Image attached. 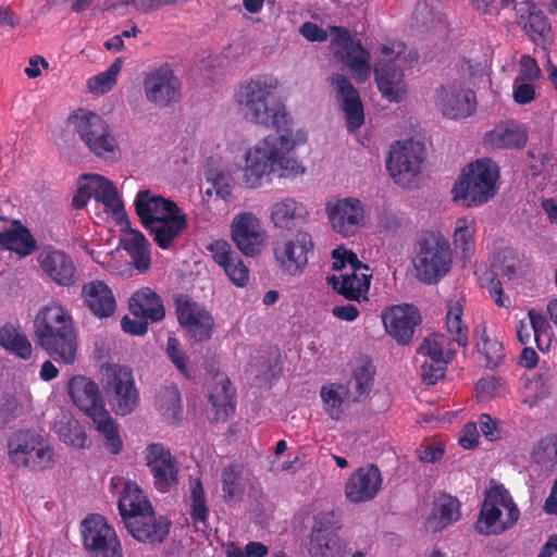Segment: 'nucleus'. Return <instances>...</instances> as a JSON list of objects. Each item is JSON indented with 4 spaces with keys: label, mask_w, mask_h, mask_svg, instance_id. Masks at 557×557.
<instances>
[{
    "label": "nucleus",
    "mask_w": 557,
    "mask_h": 557,
    "mask_svg": "<svg viewBox=\"0 0 557 557\" xmlns=\"http://www.w3.org/2000/svg\"><path fill=\"white\" fill-rule=\"evenodd\" d=\"M277 87L278 81L275 77L262 75L242 85L235 96L246 120L277 131L246 152L243 182L248 188L261 186L263 176L271 173H277L280 177H293L306 171L290 156L297 143L287 128L285 107L275 96Z\"/></svg>",
    "instance_id": "f257e3e1"
},
{
    "label": "nucleus",
    "mask_w": 557,
    "mask_h": 557,
    "mask_svg": "<svg viewBox=\"0 0 557 557\" xmlns=\"http://www.w3.org/2000/svg\"><path fill=\"white\" fill-rule=\"evenodd\" d=\"M38 345L54 360L74 363L77 355V333L72 315L59 301L44 306L34 320Z\"/></svg>",
    "instance_id": "f03ea898"
},
{
    "label": "nucleus",
    "mask_w": 557,
    "mask_h": 557,
    "mask_svg": "<svg viewBox=\"0 0 557 557\" xmlns=\"http://www.w3.org/2000/svg\"><path fill=\"white\" fill-rule=\"evenodd\" d=\"M299 33L312 42H324L329 36H334L332 46L336 47L335 55L357 75L360 82L370 75V53L362 47L360 40L355 39L350 32L344 27L330 26L327 30L312 22L304 23Z\"/></svg>",
    "instance_id": "7ed1b4c3"
},
{
    "label": "nucleus",
    "mask_w": 557,
    "mask_h": 557,
    "mask_svg": "<svg viewBox=\"0 0 557 557\" xmlns=\"http://www.w3.org/2000/svg\"><path fill=\"white\" fill-rule=\"evenodd\" d=\"M499 170L491 159L476 160L463 169L455 184L454 199L463 201L465 206H478L487 202L496 194Z\"/></svg>",
    "instance_id": "20e7f679"
},
{
    "label": "nucleus",
    "mask_w": 557,
    "mask_h": 557,
    "mask_svg": "<svg viewBox=\"0 0 557 557\" xmlns=\"http://www.w3.org/2000/svg\"><path fill=\"white\" fill-rule=\"evenodd\" d=\"M67 123L92 154L104 160L116 158L120 152L117 140L99 114L79 108L69 115Z\"/></svg>",
    "instance_id": "39448f33"
},
{
    "label": "nucleus",
    "mask_w": 557,
    "mask_h": 557,
    "mask_svg": "<svg viewBox=\"0 0 557 557\" xmlns=\"http://www.w3.org/2000/svg\"><path fill=\"white\" fill-rule=\"evenodd\" d=\"M520 512L509 492L503 485L485 491L475 530L485 535L499 534L511 528Z\"/></svg>",
    "instance_id": "423d86ee"
},
{
    "label": "nucleus",
    "mask_w": 557,
    "mask_h": 557,
    "mask_svg": "<svg viewBox=\"0 0 557 557\" xmlns=\"http://www.w3.org/2000/svg\"><path fill=\"white\" fill-rule=\"evenodd\" d=\"M101 384L108 404L116 416H128L139 406V391L129 367L107 364L103 368Z\"/></svg>",
    "instance_id": "0eeeda50"
},
{
    "label": "nucleus",
    "mask_w": 557,
    "mask_h": 557,
    "mask_svg": "<svg viewBox=\"0 0 557 557\" xmlns=\"http://www.w3.org/2000/svg\"><path fill=\"white\" fill-rule=\"evenodd\" d=\"M342 528L339 510L314 516L308 545L310 557H349L350 547L338 534Z\"/></svg>",
    "instance_id": "6e6552de"
},
{
    "label": "nucleus",
    "mask_w": 557,
    "mask_h": 557,
    "mask_svg": "<svg viewBox=\"0 0 557 557\" xmlns=\"http://www.w3.org/2000/svg\"><path fill=\"white\" fill-rule=\"evenodd\" d=\"M451 263L450 245L441 234L430 233L418 242L414 267L419 278L424 283L437 282L449 272Z\"/></svg>",
    "instance_id": "1a4fd4ad"
},
{
    "label": "nucleus",
    "mask_w": 557,
    "mask_h": 557,
    "mask_svg": "<svg viewBox=\"0 0 557 557\" xmlns=\"http://www.w3.org/2000/svg\"><path fill=\"white\" fill-rule=\"evenodd\" d=\"M434 104L443 116L463 120L476 110L475 92L461 78H447L434 91Z\"/></svg>",
    "instance_id": "9d476101"
},
{
    "label": "nucleus",
    "mask_w": 557,
    "mask_h": 557,
    "mask_svg": "<svg viewBox=\"0 0 557 557\" xmlns=\"http://www.w3.org/2000/svg\"><path fill=\"white\" fill-rule=\"evenodd\" d=\"M81 534L87 557H123L121 541L102 516L86 517L81 524Z\"/></svg>",
    "instance_id": "9b49d317"
},
{
    "label": "nucleus",
    "mask_w": 557,
    "mask_h": 557,
    "mask_svg": "<svg viewBox=\"0 0 557 557\" xmlns=\"http://www.w3.org/2000/svg\"><path fill=\"white\" fill-rule=\"evenodd\" d=\"M405 46L396 44L383 46L381 55L374 66L375 82L382 96L388 101H401L407 95L404 73L397 64Z\"/></svg>",
    "instance_id": "f8f14e48"
},
{
    "label": "nucleus",
    "mask_w": 557,
    "mask_h": 557,
    "mask_svg": "<svg viewBox=\"0 0 557 557\" xmlns=\"http://www.w3.org/2000/svg\"><path fill=\"white\" fill-rule=\"evenodd\" d=\"M423 152V145L412 139L397 141L391 147L386 166L397 184L405 186L420 173Z\"/></svg>",
    "instance_id": "ddd939ff"
},
{
    "label": "nucleus",
    "mask_w": 557,
    "mask_h": 557,
    "mask_svg": "<svg viewBox=\"0 0 557 557\" xmlns=\"http://www.w3.org/2000/svg\"><path fill=\"white\" fill-rule=\"evenodd\" d=\"M175 311L178 323L189 338L196 343L208 342L214 331V319L202 306L193 301L188 296L181 295L175 299Z\"/></svg>",
    "instance_id": "4468645a"
},
{
    "label": "nucleus",
    "mask_w": 557,
    "mask_h": 557,
    "mask_svg": "<svg viewBox=\"0 0 557 557\" xmlns=\"http://www.w3.org/2000/svg\"><path fill=\"white\" fill-rule=\"evenodd\" d=\"M313 248L311 235L298 232L293 238L276 244L274 257L283 273L296 276L304 273Z\"/></svg>",
    "instance_id": "2eb2a0df"
},
{
    "label": "nucleus",
    "mask_w": 557,
    "mask_h": 557,
    "mask_svg": "<svg viewBox=\"0 0 557 557\" xmlns=\"http://www.w3.org/2000/svg\"><path fill=\"white\" fill-rule=\"evenodd\" d=\"M143 87L147 101L159 108L169 107L181 96V82L168 66H160L146 73Z\"/></svg>",
    "instance_id": "dca6fc26"
},
{
    "label": "nucleus",
    "mask_w": 557,
    "mask_h": 557,
    "mask_svg": "<svg viewBox=\"0 0 557 557\" xmlns=\"http://www.w3.org/2000/svg\"><path fill=\"white\" fill-rule=\"evenodd\" d=\"M325 212L333 231L344 237L354 236L364 225V209L357 198L329 201Z\"/></svg>",
    "instance_id": "f3484780"
},
{
    "label": "nucleus",
    "mask_w": 557,
    "mask_h": 557,
    "mask_svg": "<svg viewBox=\"0 0 557 557\" xmlns=\"http://www.w3.org/2000/svg\"><path fill=\"white\" fill-rule=\"evenodd\" d=\"M513 9L516 23L536 46L545 49L553 42L550 23L533 0L518 1Z\"/></svg>",
    "instance_id": "a211bd4d"
},
{
    "label": "nucleus",
    "mask_w": 557,
    "mask_h": 557,
    "mask_svg": "<svg viewBox=\"0 0 557 557\" xmlns=\"http://www.w3.org/2000/svg\"><path fill=\"white\" fill-rule=\"evenodd\" d=\"M386 333L398 344L407 345L421 322L419 310L412 305L393 306L382 312Z\"/></svg>",
    "instance_id": "6ab92c4d"
},
{
    "label": "nucleus",
    "mask_w": 557,
    "mask_h": 557,
    "mask_svg": "<svg viewBox=\"0 0 557 557\" xmlns=\"http://www.w3.org/2000/svg\"><path fill=\"white\" fill-rule=\"evenodd\" d=\"M72 403L88 418L106 408L103 395L97 382L85 375H73L66 385Z\"/></svg>",
    "instance_id": "aec40b11"
},
{
    "label": "nucleus",
    "mask_w": 557,
    "mask_h": 557,
    "mask_svg": "<svg viewBox=\"0 0 557 557\" xmlns=\"http://www.w3.org/2000/svg\"><path fill=\"white\" fill-rule=\"evenodd\" d=\"M382 474L375 465L358 468L345 484V496L354 504L372 500L381 490Z\"/></svg>",
    "instance_id": "412c9836"
},
{
    "label": "nucleus",
    "mask_w": 557,
    "mask_h": 557,
    "mask_svg": "<svg viewBox=\"0 0 557 557\" xmlns=\"http://www.w3.org/2000/svg\"><path fill=\"white\" fill-rule=\"evenodd\" d=\"M231 231L232 239L242 253L247 257L259 253L264 239V232L255 214L245 212L236 215L232 222Z\"/></svg>",
    "instance_id": "4be33fe9"
},
{
    "label": "nucleus",
    "mask_w": 557,
    "mask_h": 557,
    "mask_svg": "<svg viewBox=\"0 0 557 557\" xmlns=\"http://www.w3.org/2000/svg\"><path fill=\"white\" fill-rule=\"evenodd\" d=\"M331 86L336 92L345 113L346 124L349 131L359 128L364 122L363 104L359 91L354 87L349 78L343 74H334L329 78Z\"/></svg>",
    "instance_id": "5701e85b"
},
{
    "label": "nucleus",
    "mask_w": 557,
    "mask_h": 557,
    "mask_svg": "<svg viewBox=\"0 0 557 557\" xmlns=\"http://www.w3.org/2000/svg\"><path fill=\"white\" fill-rule=\"evenodd\" d=\"M38 263L42 272L55 284L70 287L77 282L74 260L63 250L48 248L38 255Z\"/></svg>",
    "instance_id": "b1692460"
},
{
    "label": "nucleus",
    "mask_w": 557,
    "mask_h": 557,
    "mask_svg": "<svg viewBox=\"0 0 557 557\" xmlns=\"http://www.w3.org/2000/svg\"><path fill=\"white\" fill-rule=\"evenodd\" d=\"M171 522L164 518H157L152 508L126 519L125 528L139 542L152 544L162 543L169 534Z\"/></svg>",
    "instance_id": "393cba45"
},
{
    "label": "nucleus",
    "mask_w": 557,
    "mask_h": 557,
    "mask_svg": "<svg viewBox=\"0 0 557 557\" xmlns=\"http://www.w3.org/2000/svg\"><path fill=\"white\" fill-rule=\"evenodd\" d=\"M146 462L159 491L168 492L177 483L178 469L175 459L162 444L153 443L147 447Z\"/></svg>",
    "instance_id": "a878e982"
},
{
    "label": "nucleus",
    "mask_w": 557,
    "mask_h": 557,
    "mask_svg": "<svg viewBox=\"0 0 557 557\" xmlns=\"http://www.w3.org/2000/svg\"><path fill=\"white\" fill-rule=\"evenodd\" d=\"M134 205L136 213L145 227L154 223V220H162L180 212V208L174 201L165 199L149 189L140 190Z\"/></svg>",
    "instance_id": "bb28decb"
},
{
    "label": "nucleus",
    "mask_w": 557,
    "mask_h": 557,
    "mask_svg": "<svg viewBox=\"0 0 557 557\" xmlns=\"http://www.w3.org/2000/svg\"><path fill=\"white\" fill-rule=\"evenodd\" d=\"M213 260L223 268L230 280L239 287L249 280V271L226 240H215L208 246Z\"/></svg>",
    "instance_id": "cd10ccee"
},
{
    "label": "nucleus",
    "mask_w": 557,
    "mask_h": 557,
    "mask_svg": "<svg viewBox=\"0 0 557 557\" xmlns=\"http://www.w3.org/2000/svg\"><path fill=\"white\" fill-rule=\"evenodd\" d=\"M81 295L86 307L97 318H109L115 312L114 295L103 281L95 280L85 283Z\"/></svg>",
    "instance_id": "c85d7f7f"
},
{
    "label": "nucleus",
    "mask_w": 557,
    "mask_h": 557,
    "mask_svg": "<svg viewBox=\"0 0 557 557\" xmlns=\"http://www.w3.org/2000/svg\"><path fill=\"white\" fill-rule=\"evenodd\" d=\"M354 270L355 268L346 271L341 278L333 275L329 278V283L346 299L358 301L368 293L372 273L370 270Z\"/></svg>",
    "instance_id": "c756f323"
},
{
    "label": "nucleus",
    "mask_w": 557,
    "mask_h": 557,
    "mask_svg": "<svg viewBox=\"0 0 557 557\" xmlns=\"http://www.w3.org/2000/svg\"><path fill=\"white\" fill-rule=\"evenodd\" d=\"M129 311L133 317H144L151 323L163 320L165 315L162 299L149 287H144L132 295Z\"/></svg>",
    "instance_id": "7c9ffc66"
},
{
    "label": "nucleus",
    "mask_w": 557,
    "mask_h": 557,
    "mask_svg": "<svg viewBox=\"0 0 557 557\" xmlns=\"http://www.w3.org/2000/svg\"><path fill=\"white\" fill-rule=\"evenodd\" d=\"M154 221L146 228L149 230L153 240L162 249H169L187 226L186 214L181 213V211L169 218Z\"/></svg>",
    "instance_id": "2f4dec72"
},
{
    "label": "nucleus",
    "mask_w": 557,
    "mask_h": 557,
    "mask_svg": "<svg viewBox=\"0 0 557 557\" xmlns=\"http://www.w3.org/2000/svg\"><path fill=\"white\" fill-rule=\"evenodd\" d=\"M85 178L87 181V189L91 193V197L98 202H101L106 210H110L117 215L123 209V203L114 184L98 174H90Z\"/></svg>",
    "instance_id": "473e14b6"
},
{
    "label": "nucleus",
    "mask_w": 557,
    "mask_h": 557,
    "mask_svg": "<svg viewBox=\"0 0 557 557\" xmlns=\"http://www.w3.org/2000/svg\"><path fill=\"white\" fill-rule=\"evenodd\" d=\"M486 140L495 148H519L525 144L527 133L515 121H508L488 132Z\"/></svg>",
    "instance_id": "72a5a7b5"
},
{
    "label": "nucleus",
    "mask_w": 557,
    "mask_h": 557,
    "mask_svg": "<svg viewBox=\"0 0 557 557\" xmlns=\"http://www.w3.org/2000/svg\"><path fill=\"white\" fill-rule=\"evenodd\" d=\"M460 503L456 497L444 494L435 502L432 510V517L429 519V528L433 531H440L453 522L460 519Z\"/></svg>",
    "instance_id": "f704fd0d"
},
{
    "label": "nucleus",
    "mask_w": 557,
    "mask_h": 557,
    "mask_svg": "<svg viewBox=\"0 0 557 557\" xmlns=\"http://www.w3.org/2000/svg\"><path fill=\"white\" fill-rule=\"evenodd\" d=\"M235 391L228 379H221L212 387L209 394V401L214 410V419L218 421L226 420L234 412Z\"/></svg>",
    "instance_id": "c9c22d12"
},
{
    "label": "nucleus",
    "mask_w": 557,
    "mask_h": 557,
    "mask_svg": "<svg viewBox=\"0 0 557 557\" xmlns=\"http://www.w3.org/2000/svg\"><path fill=\"white\" fill-rule=\"evenodd\" d=\"M307 214L301 202L293 198H284L272 206L271 219L276 227L292 228L297 221H302Z\"/></svg>",
    "instance_id": "e433bc0d"
},
{
    "label": "nucleus",
    "mask_w": 557,
    "mask_h": 557,
    "mask_svg": "<svg viewBox=\"0 0 557 557\" xmlns=\"http://www.w3.org/2000/svg\"><path fill=\"white\" fill-rule=\"evenodd\" d=\"M89 419H91L96 430L103 436L106 449L113 455L120 454L123 449V442L119 433V425L109 410L104 408Z\"/></svg>",
    "instance_id": "4c0bfd02"
},
{
    "label": "nucleus",
    "mask_w": 557,
    "mask_h": 557,
    "mask_svg": "<svg viewBox=\"0 0 557 557\" xmlns=\"http://www.w3.org/2000/svg\"><path fill=\"white\" fill-rule=\"evenodd\" d=\"M123 248L131 256V263L139 271H147L150 267L149 243L136 230L128 231L122 238Z\"/></svg>",
    "instance_id": "58836bf2"
},
{
    "label": "nucleus",
    "mask_w": 557,
    "mask_h": 557,
    "mask_svg": "<svg viewBox=\"0 0 557 557\" xmlns=\"http://www.w3.org/2000/svg\"><path fill=\"white\" fill-rule=\"evenodd\" d=\"M151 508L150 503L140 488L135 483L126 482L119 499V510L124 524H126V519L132 515H137Z\"/></svg>",
    "instance_id": "ea45409f"
},
{
    "label": "nucleus",
    "mask_w": 557,
    "mask_h": 557,
    "mask_svg": "<svg viewBox=\"0 0 557 557\" xmlns=\"http://www.w3.org/2000/svg\"><path fill=\"white\" fill-rule=\"evenodd\" d=\"M0 244L3 249L14 251L21 257L30 255L37 248L36 239L24 226L0 233Z\"/></svg>",
    "instance_id": "a19ab883"
},
{
    "label": "nucleus",
    "mask_w": 557,
    "mask_h": 557,
    "mask_svg": "<svg viewBox=\"0 0 557 557\" xmlns=\"http://www.w3.org/2000/svg\"><path fill=\"white\" fill-rule=\"evenodd\" d=\"M0 345L22 359H29L32 356V344L27 337L11 325L0 329Z\"/></svg>",
    "instance_id": "79ce46f5"
},
{
    "label": "nucleus",
    "mask_w": 557,
    "mask_h": 557,
    "mask_svg": "<svg viewBox=\"0 0 557 557\" xmlns=\"http://www.w3.org/2000/svg\"><path fill=\"white\" fill-rule=\"evenodd\" d=\"M446 327L451 339L461 347H467L469 330L462 322L463 308L459 301L447 304Z\"/></svg>",
    "instance_id": "37998d69"
},
{
    "label": "nucleus",
    "mask_w": 557,
    "mask_h": 557,
    "mask_svg": "<svg viewBox=\"0 0 557 557\" xmlns=\"http://www.w3.org/2000/svg\"><path fill=\"white\" fill-rule=\"evenodd\" d=\"M158 410L169 421H176L182 411L181 394L175 385L162 386L156 395Z\"/></svg>",
    "instance_id": "c03bdc74"
},
{
    "label": "nucleus",
    "mask_w": 557,
    "mask_h": 557,
    "mask_svg": "<svg viewBox=\"0 0 557 557\" xmlns=\"http://www.w3.org/2000/svg\"><path fill=\"white\" fill-rule=\"evenodd\" d=\"M531 458L546 470H552L557 466V435L549 434L541 438L534 445Z\"/></svg>",
    "instance_id": "a18cd8bd"
},
{
    "label": "nucleus",
    "mask_w": 557,
    "mask_h": 557,
    "mask_svg": "<svg viewBox=\"0 0 557 557\" xmlns=\"http://www.w3.org/2000/svg\"><path fill=\"white\" fill-rule=\"evenodd\" d=\"M123 66V59L116 58L109 69L87 81V88L90 92L103 95L109 92L116 84L117 75Z\"/></svg>",
    "instance_id": "49530a36"
},
{
    "label": "nucleus",
    "mask_w": 557,
    "mask_h": 557,
    "mask_svg": "<svg viewBox=\"0 0 557 557\" xmlns=\"http://www.w3.org/2000/svg\"><path fill=\"white\" fill-rule=\"evenodd\" d=\"M475 221L472 218L463 216L456 221L454 232V244L465 255L471 252L474 248Z\"/></svg>",
    "instance_id": "de8ad7c7"
},
{
    "label": "nucleus",
    "mask_w": 557,
    "mask_h": 557,
    "mask_svg": "<svg viewBox=\"0 0 557 557\" xmlns=\"http://www.w3.org/2000/svg\"><path fill=\"white\" fill-rule=\"evenodd\" d=\"M372 374L366 368H360L347 383L346 398L348 400L358 401L368 395L372 387Z\"/></svg>",
    "instance_id": "09e8293b"
},
{
    "label": "nucleus",
    "mask_w": 557,
    "mask_h": 557,
    "mask_svg": "<svg viewBox=\"0 0 557 557\" xmlns=\"http://www.w3.org/2000/svg\"><path fill=\"white\" fill-rule=\"evenodd\" d=\"M243 467L239 463H231L222 472V491L226 500L238 498L243 488L240 487Z\"/></svg>",
    "instance_id": "8fccbe9b"
},
{
    "label": "nucleus",
    "mask_w": 557,
    "mask_h": 557,
    "mask_svg": "<svg viewBox=\"0 0 557 557\" xmlns=\"http://www.w3.org/2000/svg\"><path fill=\"white\" fill-rule=\"evenodd\" d=\"M190 517L195 522L205 523L208 519L209 509L205 491L199 479L190 482Z\"/></svg>",
    "instance_id": "3c124183"
},
{
    "label": "nucleus",
    "mask_w": 557,
    "mask_h": 557,
    "mask_svg": "<svg viewBox=\"0 0 557 557\" xmlns=\"http://www.w3.org/2000/svg\"><path fill=\"white\" fill-rule=\"evenodd\" d=\"M55 428L60 438L65 444L76 448H84L86 446V433L77 421L69 420L66 423L60 422Z\"/></svg>",
    "instance_id": "603ef678"
},
{
    "label": "nucleus",
    "mask_w": 557,
    "mask_h": 557,
    "mask_svg": "<svg viewBox=\"0 0 557 557\" xmlns=\"http://www.w3.org/2000/svg\"><path fill=\"white\" fill-rule=\"evenodd\" d=\"M16 458H18V456ZM52 463V451L41 442L35 446L34 450L26 459H17V467H26L34 471L48 469Z\"/></svg>",
    "instance_id": "864d4df0"
},
{
    "label": "nucleus",
    "mask_w": 557,
    "mask_h": 557,
    "mask_svg": "<svg viewBox=\"0 0 557 557\" xmlns=\"http://www.w3.org/2000/svg\"><path fill=\"white\" fill-rule=\"evenodd\" d=\"M479 351L486 359V367L496 368L505 357L503 344L497 339L488 338L485 333L481 336V343L478 344Z\"/></svg>",
    "instance_id": "5fc2aeb1"
},
{
    "label": "nucleus",
    "mask_w": 557,
    "mask_h": 557,
    "mask_svg": "<svg viewBox=\"0 0 557 557\" xmlns=\"http://www.w3.org/2000/svg\"><path fill=\"white\" fill-rule=\"evenodd\" d=\"M39 440L35 436H29L28 434H20L12 442H10L9 447V456L11 461L17 467V455L18 459H26L35 446L39 444Z\"/></svg>",
    "instance_id": "6e6d98bb"
},
{
    "label": "nucleus",
    "mask_w": 557,
    "mask_h": 557,
    "mask_svg": "<svg viewBox=\"0 0 557 557\" xmlns=\"http://www.w3.org/2000/svg\"><path fill=\"white\" fill-rule=\"evenodd\" d=\"M333 269L335 271H349L355 268L356 270L369 271V267L363 264L351 250H347L343 247H338L332 251Z\"/></svg>",
    "instance_id": "4d7b16f0"
},
{
    "label": "nucleus",
    "mask_w": 557,
    "mask_h": 557,
    "mask_svg": "<svg viewBox=\"0 0 557 557\" xmlns=\"http://www.w3.org/2000/svg\"><path fill=\"white\" fill-rule=\"evenodd\" d=\"M321 398L327 414L334 420L341 419L344 412L343 395L333 385L322 386Z\"/></svg>",
    "instance_id": "13d9d810"
},
{
    "label": "nucleus",
    "mask_w": 557,
    "mask_h": 557,
    "mask_svg": "<svg viewBox=\"0 0 557 557\" xmlns=\"http://www.w3.org/2000/svg\"><path fill=\"white\" fill-rule=\"evenodd\" d=\"M498 257L502 274L509 280L522 271L523 262L516 250L506 248L498 253Z\"/></svg>",
    "instance_id": "bf43d9fd"
},
{
    "label": "nucleus",
    "mask_w": 557,
    "mask_h": 557,
    "mask_svg": "<svg viewBox=\"0 0 557 557\" xmlns=\"http://www.w3.org/2000/svg\"><path fill=\"white\" fill-rule=\"evenodd\" d=\"M417 355L419 359L432 362L448 361L443 351V344L436 337H426L420 344Z\"/></svg>",
    "instance_id": "052dcab7"
},
{
    "label": "nucleus",
    "mask_w": 557,
    "mask_h": 557,
    "mask_svg": "<svg viewBox=\"0 0 557 557\" xmlns=\"http://www.w3.org/2000/svg\"><path fill=\"white\" fill-rule=\"evenodd\" d=\"M448 361H435L432 362L430 360H422L420 364V376L421 380L429 384L433 385L438 382V380L443 379L445 375V371L447 368Z\"/></svg>",
    "instance_id": "680f3d73"
},
{
    "label": "nucleus",
    "mask_w": 557,
    "mask_h": 557,
    "mask_svg": "<svg viewBox=\"0 0 557 557\" xmlns=\"http://www.w3.org/2000/svg\"><path fill=\"white\" fill-rule=\"evenodd\" d=\"M208 181L211 182L212 188H208L206 194L211 196L213 191L222 199H227L232 195V185H231V176L223 172L211 173V176H208Z\"/></svg>",
    "instance_id": "e2e57ef3"
},
{
    "label": "nucleus",
    "mask_w": 557,
    "mask_h": 557,
    "mask_svg": "<svg viewBox=\"0 0 557 557\" xmlns=\"http://www.w3.org/2000/svg\"><path fill=\"white\" fill-rule=\"evenodd\" d=\"M17 409L18 401L14 396H0V429L16 418Z\"/></svg>",
    "instance_id": "0e129e2a"
},
{
    "label": "nucleus",
    "mask_w": 557,
    "mask_h": 557,
    "mask_svg": "<svg viewBox=\"0 0 557 557\" xmlns=\"http://www.w3.org/2000/svg\"><path fill=\"white\" fill-rule=\"evenodd\" d=\"M513 99L519 104L530 103L535 99V88L523 78H516L513 83Z\"/></svg>",
    "instance_id": "69168bd1"
},
{
    "label": "nucleus",
    "mask_w": 557,
    "mask_h": 557,
    "mask_svg": "<svg viewBox=\"0 0 557 557\" xmlns=\"http://www.w3.org/2000/svg\"><path fill=\"white\" fill-rule=\"evenodd\" d=\"M166 351L172 362L183 374H187V357L180 347L176 338L170 337L168 339Z\"/></svg>",
    "instance_id": "338daca9"
},
{
    "label": "nucleus",
    "mask_w": 557,
    "mask_h": 557,
    "mask_svg": "<svg viewBox=\"0 0 557 557\" xmlns=\"http://www.w3.org/2000/svg\"><path fill=\"white\" fill-rule=\"evenodd\" d=\"M528 324H529L530 330L533 332L534 339L537 344V347L540 349H542L541 336H542V334L546 333V331L548 330V323H547L545 317L542 313L532 309L529 311V323Z\"/></svg>",
    "instance_id": "774afa93"
}]
</instances>
